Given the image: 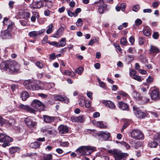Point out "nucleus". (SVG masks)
Segmentation results:
<instances>
[{
    "instance_id": "1",
    "label": "nucleus",
    "mask_w": 160,
    "mask_h": 160,
    "mask_svg": "<svg viewBox=\"0 0 160 160\" xmlns=\"http://www.w3.org/2000/svg\"><path fill=\"white\" fill-rule=\"evenodd\" d=\"M20 68V65L15 61L2 62L0 65L1 69L8 71L11 73L19 72Z\"/></svg>"
},
{
    "instance_id": "2",
    "label": "nucleus",
    "mask_w": 160,
    "mask_h": 160,
    "mask_svg": "<svg viewBox=\"0 0 160 160\" xmlns=\"http://www.w3.org/2000/svg\"><path fill=\"white\" fill-rule=\"evenodd\" d=\"M96 150L94 147L90 146H81L77 148L76 152L79 158L82 160H89V158L86 157V156H88Z\"/></svg>"
},
{
    "instance_id": "3",
    "label": "nucleus",
    "mask_w": 160,
    "mask_h": 160,
    "mask_svg": "<svg viewBox=\"0 0 160 160\" xmlns=\"http://www.w3.org/2000/svg\"><path fill=\"white\" fill-rule=\"evenodd\" d=\"M108 152L114 156L116 160H117V159L118 160L124 159L128 155L127 153H122L120 151L116 149L109 150Z\"/></svg>"
},
{
    "instance_id": "4",
    "label": "nucleus",
    "mask_w": 160,
    "mask_h": 160,
    "mask_svg": "<svg viewBox=\"0 0 160 160\" xmlns=\"http://www.w3.org/2000/svg\"><path fill=\"white\" fill-rule=\"evenodd\" d=\"M13 141L12 138L7 135L5 133H1L0 134V142H3L2 146L4 148L10 145L9 142Z\"/></svg>"
},
{
    "instance_id": "5",
    "label": "nucleus",
    "mask_w": 160,
    "mask_h": 160,
    "mask_svg": "<svg viewBox=\"0 0 160 160\" xmlns=\"http://www.w3.org/2000/svg\"><path fill=\"white\" fill-rule=\"evenodd\" d=\"M131 137L136 140L143 139L144 138L143 134L139 129H134L130 132Z\"/></svg>"
},
{
    "instance_id": "6",
    "label": "nucleus",
    "mask_w": 160,
    "mask_h": 160,
    "mask_svg": "<svg viewBox=\"0 0 160 160\" xmlns=\"http://www.w3.org/2000/svg\"><path fill=\"white\" fill-rule=\"evenodd\" d=\"M158 145H160V133H155L153 140L149 142L148 146L151 148H155Z\"/></svg>"
},
{
    "instance_id": "7",
    "label": "nucleus",
    "mask_w": 160,
    "mask_h": 160,
    "mask_svg": "<svg viewBox=\"0 0 160 160\" xmlns=\"http://www.w3.org/2000/svg\"><path fill=\"white\" fill-rule=\"evenodd\" d=\"M25 87L30 91L38 90L39 88L35 85L34 83L30 80H26L23 82Z\"/></svg>"
},
{
    "instance_id": "8",
    "label": "nucleus",
    "mask_w": 160,
    "mask_h": 160,
    "mask_svg": "<svg viewBox=\"0 0 160 160\" xmlns=\"http://www.w3.org/2000/svg\"><path fill=\"white\" fill-rule=\"evenodd\" d=\"M98 7V10L100 13L102 14L107 9V5L103 0H99L94 3Z\"/></svg>"
},
{
    "instance_id": "9",
    "label": "nucleus",
    "mask_w": 160,
    "mask_h": 160,
    "mask_svg": "<svg viewBox=\"0 0 160 160\" xmlns=\"http://www.w3.org/2000/svg\"><path fill=\"white\" fill-rule=\"evenodd\" d=\"M0 38L4 39H10L14 38L9 30H6L0 32Z\"/></svg>"
},
{
    "instance_id": "10",
    "label": "nucleus",
    "mask_w": 160,
    "mask_h": 160,
    "mask_svg": "<svg viewBox=\"0 0 160 160\" xmlns=\"http://www.w3.org/2000/svg\"><path fill=\"white\" fill-rule=\"evenodd\" d=\"M24 121L27 127L31 129L36 128L37 122L31 118H28L24 119Z\"/></svg>"
},
{
    "instance_id": "11",
    "label": "nucleus",
    "mask_w": 160,
    "mask_h": 160,
    "mask_svg": "<svg viewBox=\"0 0 160 160\" xmlns=\"http://www.w3.org/2000/svg\"><path fill=\"white\" fill-rule=\"evenodd\" d=\"M151 98L154 101H157L160 99V93L159 89H153L152 90L150 93Z\"/></svg>"
},
{
    "instance_id": "12",
    "label": "nucleus",
    "mask_w": 160,
    "mask_h": 160,
    "mask_svg": "<svg viewBox=\"0 0 160 160\" xmlns=\"http://www.w3.org/2000/svg\"><path fill=\"white\" fill-rule=\"evenodd\" d=\"M133 108L134 113L136 117L140 118H143L146 116L147 114L144 112L141 111L136 106H133Z\"/></svg>"
},
{
    "instance_id": "13",
    "label": "nucleus",
    "mask_w": 160,
    "mask_h": 160,
    "mask_svg": "<svg viewBox=\"0 0 160 160\" xmlns=\"http://www.w3.org/2000/svg\"><path fill=\"white\" fill-rule=\"evenodd\" d=\"M18 108L26 110L28 112L31 113L35 114L36 111L33 109L31 108L28 105H24L23 104H20L18 105Z\"/></svg>"
},
{
    "instance_id": "14",
    "label": "nucleus",
    "mask_w": 160,
    "mask_h": 160,
    "mask_svg": "<svg viewBox=\"0 0 160 160\" xmlns=\"http://www.w3.org/2000/svg\"><path fill=\"white\" fill-rule=\"evenodd\" d=\"M44 3L42 0L34 2L30 5V7L33 9L39 8L43 6Z\"/></svg>"
},
{
    "instance_id": "15",
    "label": "nucleus",
    "mask_w": 160,
    "mask_h": 160,
    "mask_svg": "<svg viewBox=\"0 0 160 160\" xmlns=\"http://www.w3.org/2000/svg\"><path fill=\"white\" fill-rule=\"evenodd\" d=\"M31 106L33 108L37 109L40 107H43L44 105L40 101L35 99L31 103Z\"/></svg>"
},
{
    "instance_id": "16",
    "label": "nucleus",
    "mask_w": 160,
    "mask_h": 160,
    "mask_svg": "<svg viewBox=\"0 0 160 160\" xmlns=\"http://www.w3.org/2000/svg\"><path fill=\"white\" fill-rule=\"evenodd\" d=\"M53 99L55 101H63L66 103H68L69 102V99L68 98L62 97L60 95H58L54 96Z\"/></svg>"
},
{
    "instance_id": "17",
    "label": "nucleus",
    "mask_w": 160,
    "mask_h": 160,
    "mask_svg": "<svg viewBox=\"0 0 160 160\" xmlns=\"http://www.w3.org/2000/svg\"><path fill=\"white\" fill-rule=\"evenodd\" d=\"M71 119L72 122H82L84 120L83 116L79 117L72 116L71 117Z\"/></svg>"
},
{
    "instance_id": "18",
    "label": "nucleus",
    "mask_w": 160,
    "mask_h": 160,
    "mask_svg": "<svg viewBox=\"0 0 160 160\" xmlns=\"http://www.w3.org/2000/svg\"><path fill=\"white\" fill-rule=\"evenodd\" d=\"M59 132L61 134H64L68 132V129L66 126L61 125L58 128Z\"/></svg>"
},
{
    "instance_id": "19",
    "label": "nucleus",
    "mask_w": 160,
    "mask_h": 160,
    "mask_svg": "<svg viewBox=\"0 0 160 160\" xmlns=\"http://www.w3.org/2000/svg\"><path fill=\"white\" fill-rule=\"evenodd\" d=\"M103 104L106 107L111 109H114L116 107L114 103L112 102L109 100H107L104 101Z\"/></svg>"
},
{
    "instance_id": "20",
    "label": "nucleus",
    "mask_w": 160,
    "mask_h": 160,
    "mask_svg": "<svg viewBox=\"0 0 160 160\" xmlns=\"http://www.w3.org/2000/svg\"><path fill=\"white\" fill-rule=\"evenodd\" d=\"M118 106L119 108L122 110H128V105L127 104L124 103L123 102H119L118 103Z\"/></svg>"
},
{
    "instance_id": "21",
    "label": "nucleus",
    "mask_w": 160,
    "mask_h": 160,
    "mask_svg": "<svg viewBox=\"0 0 160 160\" xmlns=\"http://www.w3.org/2000/svg\"><path fill=\"white\" fill-rule=\"evenodd\" d=\"M43 117L44 121L47 123H51L55 119V118L53 117H51L48 115H43Z\"/></svg>"
},
{
    "instance_id": "22",
    "label": "nucleus",
    "mask_w": 160,
    "mask_h": 160,
    "mask_svg": "<svg viewBox=\"0 0 160 160\" xmlns=\"http://www.w3.org/2000/svg\"><path fill=\"white\" fill-rule=\"evenodd\" d=\"M41 132L45 134H48L49 135L52 134V130L51 129L47 127H43L40 130Z\"/></svg>"
},
{
    "instance_id": "23",
    "label": "nucleus",
    "mask_w": 160,
    "mask_h": 160,
    "mask_svg": "<svg viewBox=\"0 0 160 160\" xmlns=\"http://www.w3.org/2000/svg\"><path fill=\"white\" fill-rule=\"evenodd\" d=\"M93 123L96 126L101 128H107V126L104 124L102 122V121H93Z\"/></svg>"
},
{
    "instance_id": "24",
    "label": "nucleus",
    "mask_w": 160,
    "mask_h": 160,
    "mask_svg": "<svg viewBox=\"0 0 160 160\" xmlns=\"http://www.w3.org/2000/svg\"><path fill=\"white\" fill-rule=\"evenodd\" d=\"M64 29L62 28H59L53 35V37L55 38L60 37L62 34Z\"/></svg>"
},
{
    "instance_id": "25",
    "label": "nucleus",
    "mask_w": 160,
    "mask_h": 160,
    "mask_svg": "<svg viewBox=\"0 0 160 160\" xmlns=\"http://www.w3.org/2000/svg\"><path fill=\"white\" fill-rule=\"evenodd\" d=\"M21 96L22 100L24 101L26 100L29 97V95L28 93L25 91H23L21 93Z\"/></svg>"
},
{
    "instance_id": "26",
    "label": "nucleus",
    "mask_w": 160,
    "mask_h": 160,
    "mask_svg": "<svg viewBox=\"0 0 160 160\" xmlns=\"http://www.w3.org/2000/svg\"><path fill=\"white\" fill-rule=\"evenodd\" d=\"M132 95L133 98L136 100H139L142 98V97L141 95L136 91H134Z\"/></svg>"
},
{
    "instance_id": "27",
    "label": "nucleus",
    "mask_w": 160,
    "mask_h": 160,
    "mask_svg": "<svg viewBox=\"0 0 160 160\" xmlns=\"http://www.w3.org/2000/svg\"><path fill=\"white\" fill-rule=\"evenodd\" d=\"M143 33L144 35L147 37L150 35L151 33L150 28L148 27H144L143 29Z\"/></svg>"
},
{
    "instance_id": "28",
    "label": "nucleus",
    "mask_w": 160,
    "mask_h": 160,
    "mask_svg": "<svg viewBox=\"0 0 160 160\" xmlns=\"http://www.w3.org/2000/svg\"><path fill=\"white\" fill-rule=\"evenodd\" d=\"M41 145L40 142H35L30 144L29 146L31 148L36 149L39 147Z\"/></svg>"
},
{
    "instance_id": "29",
    "label": "nucleus",
    "mask_w": 160,
    "mask_h": 160,
    "mask_svg": "<svg viewBox=\"0 0 160 160\" xmlns=\"http://www.w3.org/2000/svg\"><path fill=\"white\" fill-rule=\"evenodd\" d=\"M99 134L105 140L109 138L110 137V134L106 132H101Z\"/></svg>"
},
{
    "instance_id": "30",
    "label": "nucleus",
    "mask_w": 160,
    "mask_h": 160,
    "mask_svg": "<svg viewBox=\"0 0 160 160\" xmlns=\"http://www.w3.org/2000/svg\"><path fill=\"white\" fill-rule=\"evenodd\" d=\"M66 44V38H63L58 42V47L64 46Z\"/></svg>"
},
{
    "instance_id": "31",
    "label": "nucleus",
    "mask_w": 160,
    "mask_h": 160,
    "mask_svg": "<svg viewBox=\"0 0 160 160\" xmlns=\"http://www.w3.org/2000/svg\"><path fill=\"white\" fill-rule=\"evenodd\" d=\"M150 51L151 53H156L159 52V49L156 47L151 45L150 49Z\"/></svg>"
},
{
    "instance_id": "32",
    "label": "nucleus",
    "mask_w": 160,
    "mask_h": 160,
    "mask_svg": "<svg viewBox=\"0 0 160 160\" xmlns=\"http://www.w3.org/2000/svg\"><path fill=\"white\" fill-rule=\"evenodd\" d=\"M47 29L46 32L48 34L51 33L53 31V26L52 23L50 24L47 27Z\"/></svg>"
},
{
    "instance_id": "33",
    "label": "nucleus",
    "mask_w": 160,
    "mask_h": 160,
    "mask_svg": "<svg viewBox=\"0 0 160 160\" xmlns=\"http://www.w3.org/2000/svg\"><path fill=\"white\" fill-rule=\"evenodd\" d=\"M20 14H22V15L20 17L21 18H23L26 19L30 17V13L28 12H24L22 11L20 12Z\"/></svg>"
},
{
    "instance_id": "34",
    "label": "nucleus",
    "mask_w": 160,
    "mask_h": 160,
    "mask_svg": "<svg viewBox=\"0 0 160 160\" xmlns=\"http://www.w3.org/2000/svg\"><path fill=\"white\" fill-rule=\"evenodd\" d=\"M20 150V148L18 147H12L10 148L9 151L10 153L12 154L19 151Z\"/></svg>"
},
{
    "instance_id": "35",
    "label": "nucleus",
    "mask_w": 160,
    "mask_h": 160,
    "mask_svg": "<svg viewBox=\"0 0 160 160\" xmlns=\"http://www.w3.org/2000/svg\"><path fill=\"white\" fill-rule=\"evenodd\" d=\"M65 75H68L70 76H72L75 75V73L74 72H70L69 70H65L63 73Z\"/></svg>"
},
{
    "instance_id": "36",
    "label": "nucleus",
    "mask_w": 160,
    "mask_h": 160,
    "mask_svg": "<svg viewBox=\"0 0 160 160\" xmlns=\"http://www.w3.org/2000/svg\"><path fill=\"white\" fill-rule=\"evenodd\" d=\"M83 69L82 67H80L76 68L75 70V72L78 74H81L83 72Z\"/></svg>"
},
{
    "instance_id": "37",
    "label": "nucleus",
    "mask_w": 160,
    "mask_h": 160,
    "mask_svg": "<svg viewBox=\"0 0 160 160\" xmlns=\"http://www.w3.org/2000/svg\"><path fill=\"white\" fill-rule=\"evenodd\" d=\"M127 60L129 62H131L134 59V57L133 55H128L126 57Z\"/></svg>"
},
{
    "instance_id": "38",
    "label": "nucleus",
    "mask_w": 160,
    "mask_h": 160,
    "mask_svg": "<svg viewBox=\"0 0 160 160\" xmlns=\"http://www.w3.org/2000/svg\"><path fill=\"white\" fill-rule=\"evenodd\" d=\"M14 26L15 25L14 23L13 22H12L8 26V28L6 30H9V32H11Z\"/></svg>"
},
{
    "instance_id": "39",
    "label": "nucleus",
    "mask_w": 160,
    "mask_h": 160,
    "mask_svg": "<svg viewBox=\"0 0 160 160\" xmlns=\"http://www.w3.org/2000/svg\"><path fill=\"white\" fill-rule=\"evenodd\" d=\"M69 145V143L68 142H62L60 141V145L63 147H67Z\"/></svg>"
},
{
    "instance_id": "40",
    "label": "nucleus",
    "mask_w": 160,
    "mask_h": 160,
    "mask_svg": "<svg viewBox=\"0 0 160 160\" xmlns=\"http://www.w3.org/2000/svg\"><path fill=\"white\" fill-rule=\"evenodd\" d=\"M82 20L81 18H78L76 22V25L78 27H81L82 25Z\"/></svg>"
},
{
    "instance_id": "41",
    "label": "nucleus",
    "mask_w": 160,
    "mask_h": 160,
    "mask_svg": "<svg viewBox=\"0 0 160 160\" xmlns=\"http://www.w3.org/2000/svg\"><path fill=\"white\" fill-rule=\"evenodd\" d=\"M53 159L52 155L51 154H47L45 156L44 160H51Z\"/></svg>"
},
{
    "instance_id": "42",
    "label": "nucleus",
    "mask_w": 160,
    "mask_h": 160,
    "mask_svg": "<svg viewBox=\"0 0 160 160\" xmlns=\"http://www.w3.org/2000/svg\"><path fill=\"white\" fill-rule=\"evenodd\" d=\"M127 43V40L125 38L123 37L121 39L120 43L121 45H125Z\"/></svg>"
},
{
    "instance_id": "43",
    "label": "nucleus",
    "mask_w": 160,
    "mask_h": 160,
    "mask_svg": "<svg viewBox=\"0 0 160 160\" xmlns=\"http://www.w3.org/2000/svg\"><path fill=\"white\" fill-rule=\"evenodd\" d=\"M36 65L40 69L44 67V65L39 61H37L36 62Z\"/></svg>"
},
{
    "instance_id": "44",
    "label": "nucleus",
    "mask_w": 160,
    "mask_h": 160,
    "mask_svg": "<svg viewBox=\"0 0 160 160\" xmlns=\"http://www.w3.org/2000/svg\"><path fill=\"white\" fill-rule=\"evenodd\" d=\"M128 125L129 123L128 122L126 121L125 122L122 129H121V132H123L124 129L126 128L128 126Z\"/></svg>"
},
{
    "instance_id": "45",
    "label": "nucleus",
    "mask_w": 160,
    "mask_h": 160,
    "mask_svg": "<svg viewBox=\"0 0 160 160\" xmlns=\"http://www.w3.org/2000/svg\"><path fill=\"white\" fill-rule=\"evenodd\" d=\"M29 35L30 37L33 36L36 37L37 36V32L35 31L31 32L29 33Z\"/></svg>"
},
{
    "instance_id": "46",
    "label": "nucleus",
    "mask_w": 160,
    "mask_h": 160,
    "mask_svg": "<svg viewBox=\"0 0 160 160\" xmlns=\"http://www.w3.org/2000/svg\"><path fill=\"white\" fill-rule=\"evenodd\" d=\"M98 83L99 84L100 86L101 87L104 88L105 87V83L104 82L101 81L99 78H98Z\"/></svg>"
},
{
    "instance_id": "47",
    "label": "nucleus",
    "mask_w": 160,
    "mask_h": 160,
    "mask_svg": "<svg viewBox=\"0 0 160 160\" xmlns=\"http://www.w3.org/2000/svg\"><path fill=\"white\" fill-rule=\"evenodd\" d=\"M68 15L70 17H72L73 16H74V17H76L77 16V14H75V13H74L71 11L70 10H68L67 11Z\"/></svg>"
},
{
    "instance_id": "48",
    "label": "nucleus",
    "mask_w": 160,
    "mask_h": 160,
    "mask_svg": "<svg viewBox=\"0 0 160 160\" xmlns=\"http://www.w3.org/2000/svg\"><path fill=\"white\" fill-rule=\"evenodd\" d=\"M140 8V7L138 5L134 6L132 8L133 10L135 12H137Z\"/></svg>"
},
{
    "instance_id": "49",
    "label": "nucleus",
    "mask_w": 160,
    "mask_h": 160,
    "mask_svg": "<svg viewBox=\"0 0 160 160\" xmlns=\"http://www.w3.org/2000/svg\"><path fill=\"white\" fill-rule=\"evenodd\" d=\"M142 23V22L141 19H137L135 21V23L136 25L138 26L141 25Z\"/></svg>"
},
{
    "instance_id": "50",
    "label": "nucleus",
    "mask_w": 160,
    "mask_h": 160,
    "mask_svg": "<svg viewBox=\"0 0 160 160\" xmlns=\"http://www.w3.org/2000/svg\"><path fill=\"white\" fill-rule=\"evenodd\" d=\"M15 3V2L10 1L8 3V5L9 8L11 9H12L14 7V4Z\"/></svg>"
},
{
    "instance_id": "51",
    "label": "nucleus",
    "mask_w": 160,
    "mask_h": 160,
    "mask_svg": "<svg viewBox=\"0 0 160 160\" xmlns=\"http://www.w3.org/2000/svg\"><path fill=\"white\" fill-rule=\"evenodd\" d=\"M139 43L141 45H143L145 41V39L141 37H139Z\"/></svg>"
},
{
    "instance_id": "52",
    "label": "nucleus",
    "mask_w": 160,
    "mask_h": 160,
    "mask_svg": "<svg viewBox=\"0 0 160 160\" xmlns=\"http://www.w3.org/2000/svg\"><path fill=\"white\" fill-rule=\"evenodd\" d=\"M50 45H52L54 46H55L57 47H58V42H55V41H53L52 42H47Z\"/></svg>"
},
{
    "instance_id": "53",
    "label": "nucleus",
    "mask_w": 160,
    "mask_h": 160,
    "mask_svg": "<svg viewBox=\"0 0 160 160\" xmlns=\"http://www.w3.org/2000/svg\"><path fill=\"white\" fill-rule=\"evenodd\" d=\"M159 36L158 32H154L152 35V37L155 39H158Z\"/></svg>"
},
{
    "instance_id": "54",
    "label": "nucleus",
    "mask_w": 160,
    "mask_h": 160,
    "mask_svg": "<svg viewBox=\"0 0 160 160\" xmlns=\"http://www.w3.org/2000/svg\"><path fill=\"white\" fill-rule=\"evenodd\" d=\"M50 11L48 10H45L44 12V15L46 16H50Z\"/></svg>"
},
{
    "instance_id": "55",
    "label": "nucleus",
    "mask_w": 160,
    "mask_h": 160,
    "mask_svg": "<svg viewBox=\"0 0 160 160\" xmlns=\"http://www.w3.org/2000/svg\"><path fill=\"white\" fill-rule=\"evenodd\" d=\"M85 107L86 108H89L91 105V102L90 101H88L85 103Z\"/></svg>"
},
{
    "instance_id": "56",
    "label": "nucleus",
    "mask_w": 160,
    "mask_h": 160,
    "mask_svg": "<svg viewBox=\"0 0 160 160\" xmlns=\"http://www.w3.org/2000/svg\"><path fill=\"white\" fill-rule=\"evenodd\" d=\"M133 78L139 82H141L142 81V80L140 77L136 75L135 76H134V77Z\"/></svg>"
},
{
    "instance_id": "57",
    "label": "nucleus",
    "mask_w": 160,
    "mask_h": 160,
    "mask_svg": "<svg viewBox=\"0 0 160 160\" xmlns=\"http://www.w3.org/2000/svg\"><path fill=\"white\" fill-rule=\"evenodd\" d=\"M135 74V72L134 70H132L130 72V73H129L130 76L132 78H133L134 76H135L136 75Z\"/></svg>"
},
{
    "instance_id": "58",
    "label": "nucleus",
    "mask_w": 160,
    "mask_h": 160,
    "mask_svg": "<svg viewBox=\"0 0 160 160\" xmlns=\"http://www.w3.org/2000/svg\"><path fill=\"white\" fill-rule=\"evenodd\" d=\"M114 46L119 52H121L122 50L118 44L116 43L114 45Z\"/></svg>"
},
{
    "instance_id": "59",
    "label": "nucleus",
    "mask_w": 160,
    "mask_h": 160,
    "mask_svg": "<svg viewBox=\"0 0 160 160\" xmlns=\"http://www.w3.org/2000/svg\"><path fill=\"white\" fill-rule=\"evenodd\" d=\"M38 96L40 97L43 98H46L47 97V95L42 93L38 94Z\"/></svg>"
},
{
    "instance_id": "60",
    "label": "nucleus",
    "mask_w": 160,
    "mask_h": 160,
    "mask_svg": "<svg viewBox=\"0 0 160 160\" xmlns=\"http://www.w3.org/2000/svg\"><path fill=\"white\" fill-rule=\"evenodd\" d=\"M144 13H151L152 11V9L150 8L145 9L143 10Z\"/></svg>"
},
{
    "instance_id": "61",
    "label": "nucleus",
    "mask_w": 160,
    "mask_h": 160,
    "mask_svg": "<svg viewBox=\"0 0 160 160\" xmlns=\"http://www.w3.org/2000/svg\"><path fill=\"white\" fill-rule=\"evenodd\" d=\"M129 41L132 44H133L134 42V38L133 36H131L129 38Z\"/></svg>"
},
{
    "instance_id": "62",
    "label": "nucleus",
    "mask_w": 160,
    "mask_h": 160,
    "mask_svg": "<svg viewBox=\"0 0 160 160\" xmlns=\"http://www.w3.org/2000/svg\"><path fill=\"white\" fill-rule=\"evenodd\" d=\"M92 93L90 92H88L87 93V96L91 99L92 100Z\"/></svg>"
},
{
    "instance_id": "63",
    "label": "nucleus",
    "mask_w": 160,
    "mask_h": 160,
    "mask_svg": "<svg viewBox=\"0 0 160 160\" xmlns=\"http://www.w3.org/2000/svg\"><path fill=\"white\" fill-rule=\"evenodd\" d=\"M100 113L98 112H96L93 114V117L94 118H96L100 116Z\"/></svg>"
},
{
    "instance_id": "64",
    "label": "nucleus",
    "mask_w": 160,
    "mask_h": 160,
    "mask_svg": "<svg viewBox=\"0 0 160 160\" xmlns=\"http://www.w3.org/2000/svg\"><path fill=\"white\" fill-rule=\"evenodd\" d=\"M122 144L126 147L127 149H128L130 148V146L128 143L125 142H122Z\"/></svg>"
}]
</instances>
